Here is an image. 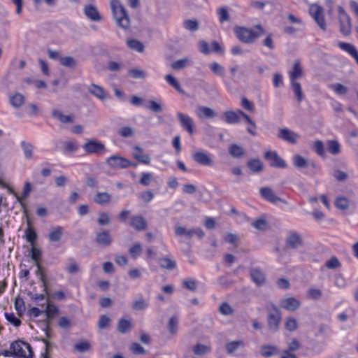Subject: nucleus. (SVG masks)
I'll return each instance as SVG.
<instances>
[{
  "label": "nucleus",
  "instance_id": "37",
  "mask_svg": "<svg viewBox=\"0 0 358 358\" xmlns=\"http://www.w3.org/2000/svg\"><path fill=\"white\" fill-rule=\"evenodd\" d=\"M21 146L26 159H31L34 153V146L29 142L22 141Z\"/></svg>",
  "mask_w": 358,
  "mask_h": 358
},
{
  "label": "nucleus",
  "instance_id": "19",
  "mask_svg": "<svg viewBox=\"0 0 358 358\" xmlns=\"http://www.w3.org/2000/svg\"><path fill=\"white\" fill-rule=\"evenodd\" d=\"M96 241L101 246L108 247L113 242V238L108 231L103 230L96 234Z\"/></svg>",
  "mask_w": 358,
  "mask_h": 358
},
{
  "label": "nucleus",
  "instance_id": "47",
  "mask_svg": "<svg viewBox=\"0 0 358 358\" xmlns=\"http://www.w3.org/2000/svg\"><path fill=\"white\" fill-rule=\"evenodd\" d=\"M178 327V318L176 316H172L170 317L168 323V329L172 335L177 334Z\"/></svg>",
  "mask_w": 358,
  "mask_h": 358
},
{
  "label": "nucleus",
  "instance_id": "61",
  "mask_svg": "<svg viewBox=\"0 0 358 358\" xmlns=\"http://www.w3.org/2000/svg\"><path fill=\"white\" fill-rule=\"evenodd\" d=\"M97 222L99 225L101 226H106L108 225L110 222V217L108 215V213L105 212H101L99 213V218L97 220Z\"/></svg>",
  "mask_w": 358,
  "mask_h": 358
},
{
  "label": "nucleus",
  "instance_id": "29",
  "mask_svg": "<svg viewBox=\"0 0 358 358\" xmlns=\"http://www.w3.org/2000/svg\"><path fill=\"white\" fill-rule=\"evenodd\" d=\"M59 63L62 66L70 69H74L78 65V61L71 56L59 57Z\"/></svg>",
  "mask_w": 358,
  "mask_h": 358
},
{
  "label": "nucleus",
  "instance_id": "40",
  "mask_svg": "<svg viewBox=\"0 0 358 358\" xmlns=\"http://www.w3.org/2000/svg\"><path fill=\"white\" fill-rule=\"evenodd\" d=\"M248 166L252 172H260L263 169V164L258 159L249 160L248 162Z\"/></svg>",
  "mask_w": 358,
  "mask_h": 358
},
{
  "label": "nucleus",
  "instance_id": "5",
  "mask_svg": "<svg viewBox=\"0 0 358 358\" xmlns=\"http://www.w3.org/2000/svg\"><path fill=\"white\" fill-rule=\"evenodd\" d=\"M340 32L344 36H348L352 31L351 18L342 6L338 7Z\"/></svg>",
  "mask_w": 358,
  "mask_h": 358
},
{
  "label": "nucleus",
  "instance_id": "6",
  "mask_svg": "<svg viewBox=\"0 0 358 358\" xmlns=\"http://www.w3.org/2000/svg\"><path fill=\"white\" fill-rule=\"evenodd\" d=\"M309 13L322 31H326L327 24L324 15V9L317 4H312L309 8Z\"/></svg>",
  "mask_w": 358,
  "mask_h": 358
},
{
  "label": "nucleus",
  "instance_id": "17",
  "mask_svg": "<svg viewBox=\"0 0 358 358\" xmlns=\"http://www.w3.org/2000/svg\"><path fill=\"white\" fill-rule=\"evenodd\" d=\"M130 226L138 231L145 230L148 227V222L141 215H134L131 218Z\"/></svg>",
  "mask_w": 358,
  "mask_h": 358
},
{
  "label": "nucleus",
  "instance_id": "26",
  "mask_svg": "<svg viewBox=\"0 0 358 358\" xmlns=\"http://www.w3.org/2000/svg\"><path fill=\"white\" fill-rule=\"evenodd\" d=\"M87 90L90 94L100 100H104L106 98V91L98 85L92 83L87 87Z\"/></svg>",
  "mask_w": 358,
  "mask_h": 358
},
{
  "label": "nucleus",
  "instance_id": "50",
  "mask_svg": "<svg viewBox=\"0 0 358 358\" xmlns=\"http://www.w3.org/2000/svg\"><path fill=\"white\" fill-rule=\"evenodd\" d=\"M131 322L125 319H121L118 322L117 329L122 334H125L131 328Z\"/></svg>",
  "mask_w": 358,
  "mask_h": 358
},
{
  "label": "nucleus",
  "instance_id": "64",
  "mask_svg": "<svg viewBox=\"0 0 358 358\" xmlns=\"http://www.w3.org/2000/svg\"><path fill=\"white\" fill-rule=\"evenodd\" d=\"M152 180V175L150 173H142L139 183L143 186H148Z\"/></svg>",
  "mask_w": 358,
  "mask_h": 358
},
{
  "label": "nucleus",
  "instance_id": "56",
  "mask_svg": "<svg viewBox=\"0 0 358 358\" xmlns=\"http://www.w3.org/2000/svg\"><path fill=\"white\" fill-rule=\"evenodd\" d=\"M325 266L329 269H336L341 267V264L336 257H331L328 261L326 262Z\"/></svg>",
  "mask_w": 358,
  "mask_h": 358
},
{
  "label": "nucleus",
  "instance_id": "25",
  "mask_svg": "<svg viewBox=\"0 0 358 358\" xmlns=\"http://www.w3.org/2000/svg\"><path fill=\"white\" fill-rule=\"evenodd\" d=\"M136 152L133 153V157L141 164H149L151 162V158L148 155L143 153V149L138 145L134 147Z\"/></svg>",
  "mask_w": 358,
  "mask_h": 358
},
{
  "label": "nucleus",
  "instance_id": "16",
  "mask_svg": "<svg viewBox=\"0 0 358 358\" xmlns=\"http://www.w3.org/2000/svg\"><path fill=\"white\" fill-rule=\"evenodd\" d=\"M280 306L288 310L295 311L301 306V302L294 297L282 299L280 302Z\"/></svg>",
  "mask_w": 358,
  "mask_h": 358
},
{
  "label": "nucleus",
  "instance_id": "53",
  "mask_svg": "<svg viewBox=\"0 0 358 358\" xmlns=\"http://www.w3.org/2000/svg\"><path fill=\"white\" fill-rule=\"evenodd\" d=\"M285 327L289 331H294L298 328V322L294 317H287L285 323Z\"/></svg>",
  "mask_w": 358,
  "mask_h": 358
},
{
  "label": "nucleus",
  "instance_id": "27",
  "mask_svg": "<svg viewBox=\"0 0 358 358\" xmlns=\"http://www.w3.org/2000/svg\"><path fill=\"white\" fill-rule=\"evenodd\" d=\"M280 350L275 345H262L260 350V354L262 356L266 358L271 357L278 355Z\"/></svg>",
  "mask_w": 358,
  "mask_h": 358
},
{
  "label": "nucleus",
  "instance_id": "30",
  "mask_svg": "<svg viewBox=\"0 0 358 358\" xmlns=\"http://www.w3.org/2000/svg\"><path fill=\"white\" fill-rule=\"evenodd\" d=\"M64 229L62 227H54L48 234V238L51 242L59 241L63 236Z\"/></svg>",
  "mask_w": 358,
  "mask_h": 358
},
{
  "label": "nucleus",
  "instance_id": "60",
  "mask_svg": "<svg viewBox=\"0 0 358 358\" xmlns=\"http://www.w3.org/2000/svg\"><path fill=\"white\" fill-rule=\"evenodd\" d=\"M335 206L341 210H346L349 207V201L345 197H339L336 199Z\"/></svg>",
  "mask_w": 358,
  "mask_h": 358
},
{
  "label": "nucleus",
  "instance_id": "8",
  "mask_svg": "<svg viewBox=\"0 0 358 358\" xmlns=\"http://www.w3.org/2000/svg\"><path fill=\"white\" fill-rule=\"evenodd\" d=\"M107 164L111 168L126 169L129 166H135L136 164L129 159L118 156L112 155L106 159Z\"/></svg>",
  "mask_w": 358,
  "mask_h": 358
},
{
  "label": "nucleus",
  "instance_id": "1",
  "mask_svg": "<svg viewBox=\"0 0 358 358\" xmlns=\"http://www.w3.org/2000/svg\"><path fill=\"white\" fill-rule=\"evenodd\" d=\"M235 34L236 37L243 43L251 44L265 34L264 28L257 24L253 29H249L243 27L235 28Z\"/></svg>",
  "mask_w": 358,
  "mask_h": 358
},
{
  "label": "nucleus",
  "instance_id": "13",
  "mask_svg": "<svg viewBox=\"0 0 358 358\" xmlns=\"http://www.w3.org/2000/svg\"><path fill=\"white\" fill-rule=\"evenodd\" d=\"M261 196L267 201L273 204L277 203L278 201L287 204V201L275 195L273 190L270 187H262L259 190Z\"/></svg>",
  "mask_w": 358,
  "mask_h": 358
},
{
  "label": "nucleus",
  "instance_id": "52",
  "mask_svg": "<svg viewBox=\"0 0 358 358\" xmlns=\"http://www.w3.org/2000/svg\"><path fill=\"white\" fill-rule=\"evenodd\" d=\"M165 80L168 82V83L174 87L177 91L180 93H183V90L180 87V85L178 83L177 80L170 74H168L165 76Z\"/></svg>",
  "mask_w": 358,
  "mask_h": 358
},
{
  "label": "nucleus",
  "instance_id": "2",
  "mask_svg": "<svg viewBox=\"0 0 358 358\" xmlns=\"http://www.w3.org/2000/svg\"><path fill=\"white\" fill-rule=\"evenodd\" d=\"M110 8L113 17L115 19L117 25L123 29H127L130 25V20L124 8L119 0H111Z\"/></svg>",
  "mask_w": 358,
  "mask_h": 358
},
{
  "label": "nucleus",
  "instance_id": "39",
  "mask_svg": "<svg viewBox=\"0 0 358 358\" xmlns=\"http://www.w3.org/2000/svg\"><path fill=\"white\" fill-rule=\"evenodd\" d=\"M24 102V96L20 93H15L10 98V104L15 108L20 107Z\"/></svg>",
  "mask_w": 358,
  "mask_h": 358
},
{
  "label": "nucleus",
  "instance_id": "20",
  "mask_svg": "<svg viewBox=\"0 0 358 358\" xmlns=\"http://www.w3.org/2000/svg\"><path fill=\"white\" fill-rule=\"evenodd\" d=\"M290 82H296V80L303 76V69L299 60L293 64L292 69L289 72Z\"/></svg>",
  "mask_w": 358,
  "mask_h": 358
},
{
  "label": "nucleus",
  "instance_id": "41",
  "mask_svg": "<svg viewBox=\"0 0 358 358\" xmlns=\"http://www.w3.org/2000/svg\"><path fill=\"white\" fill-rule=\"evenodd\" d=\"M293 164L299 169L306 168L309 165L308 161L301 155H295L293 157Z\"/></svg>",
  "mask_w": 358,
  "mask_h": 358
},
{
  "label": "nucleus",
  "instance_id": "54",
  "mask_svg": "<svg viewBox=\"0 0 358 358\" xmlns=\"http://www.w3.org/2000/svg\"><path fill=\"white\" fill-rule=\"evenodd\" d=\"M118 134L124 138L131 137L134 134V130L131 127H123L117 131Z\"/></svg>",
  "mask_w": 358,
  "mask_h": 358
},
{
  "label": "nucleus",
  "instance_id": "12",
  "mask_svg": "<svg viewBox=\"0 0 358 358\" xmlns=\"http://www.w3.org/2000/svg\"><path fill=\"white\" fill-rule=\"evenodd\" d=\"M278 137L289 143L295 144L300 138V135L287 128H280Z\"/></svg>",
  "mask_w": 358,
  "mask_h": 358
},
{
  "label": "nucleus",
  "instance_id": "36",
  "mask_svg": "<svg viewBox=\"0 0 358 358\" xmlns=\"http://www.w3.org/2000/svg\"><path fill=\"white\" fill-rule=\"evenodd\" d=\"M210 71L216 76L223 77L225 73V69L223 66L219 63L214 62L208 65Z\"/></svg>",
  "mask_w": 358,
  "mask_h": 358
},
{
  "label": "nucleus",
  "instance_id": "38",
  "mask_svg": "<svg viewBox=\"0 0 358 358\" xmlns=\"http://www.w3.org/2000/svg\"><path fill=\"white\" fill-rule=\"evenodd\" d=\"M192 62L189 59L185 57L173 62L171 65V68L175 70H180L191 65Z\"/></svg>",
  "mask_w": 358,
  "mask_h": 358
},
{
  "label": "nucleus",
  "instance_id": "9",
  "mask_svg": "<svg viewBox=\"0 0 358 358\" xmlns=\"http://www.w3.org/2000/svg\"><path fill=\"white\" fill-rule=\"evenodd\" d=\"M193 160L199 165L204 166H214L213 155L203 150L196 151L192 155Z\"/></svg>",
  "mask_w": 358,
  "mask_h": 358
},
{
  "label": "nucleus",
  "instance_id": "55",
  "mask_svg": "<svg viewBox=\"0 0 358 358\" xmlns=\"http://www.w3.org/2000/svg\"><path fill=\"white\" fill-rule=\"evenodd\" d=\"M330 87L336 94H340V95H343V94H346L348 91V87L341 83L331 84L330 85Z\"/></svg>",
  "mask_w": 358,
  "mask_h": 358
},
{
  "label": "nucleus",
  "instance_id": "34",
  "mask_svg": "<svg viewBox=\"0 0 358 358\" xmlns=\"http://www.w3.org/2000/svg\"><path fill=\"white\" fill-rule=\"evenodd\" d=\"M193 352L194 355L198 356H203L206 354H208L211 348L210 346L201 344V343H197L193 347Z\"/></svg>",
  "mask_w": 358,
  "mask_h": 358
},
{
  "label": "nucleus",
  "instance_id": "35",
  "mask_svg": "<svg viewBox=\"0 0 358 358\" xmlns=\"http://www.w3.org/2000/svg\"><path fill=\"white\" fill-rule=\"evenodd\" d=\"M175 234L177 236H185L187 239H191L194 235V229H187L182 226H178L175 228Z\"/></svg>",
  "mask_w": 358,
  "mask_h": 358
},
{
  "label": "nucleus",
  "instance_id": "62",
  "mask_svg": "<svg viewBox=\"0 0 358 358\" xmlns=\"http://www.w3.org/2000/svg\"><path fill=\"white\" fill-rule=\"evenodd\" d=\"M31 257L35 264L39 263V261L41 259L42 257V252L41 250L33 246L31 249Z\"/></svg>",
  "mask_w": 358,
  "mask_h": 358
},
{
  "label": "nucleus",
  "instance_id": "45",
  "mask_svg": "<svg viewBox=\"0 0 358 358\" xmlns=\"http://www.w3.org/2000/svg\"><path fill=\"white\" fill-rule=\"evenodd\" d=\"M183 26L185 29L194 31L199 29V22L195 19L186 20L183 22Z\"/></svg>",
  "mask_w": 358,
  "mask_h": 358
},
{
  "label": "nucleus",
  "instance_id": "11",
  "mask_svg": "<svg viewBox=\"0 0 358 358\" xmlns=\"http://www.w3.org/2000/svg\"><path fill=\"white\" fill-rule=\"evenodd\" d=\"M264 158L270 161V166L283 169L287 166L286 162L278 155L275 151L269 150L265 152Z\"/></svg>",
  "mask_w": 358,
  "mask_h": 358
},
{
  "label": "nucleus",
  "instance_id": "59",
  "mask_svg": "<svg viewBox=\"0 0 358 358\" xmlns=\"http://www.w3.org/2000/svg\"><path fill=\"white\" fill-rule=\"evenodd\" d=\"M129 74L135 79H143L146 77L145 71L138 69H132L129 71Z\"/></svg>",
  "mask_w": 358,
  "mask_h": 358
},
{
  "label": "nucleus",
  "instance_id": "33",
  "mask_svg": "<svg viewBox=\"0 0 358 358\" xmlns=\"http://www.w3.org/2000/svg\"><path fill=\"white\" fill-rule=\"evenodd\" d=\"M224 121L228 124H236L240 122L238 113L233 110H227L224 113Z\"/></svg>",
  "mask_w": 358,
  "mask_h": 358
},
{
  "label": "nucleus",
  "instance_id": "42",
  "mask_svg": "<svg viewBox=\"0 0 358 358\" xmlns=\"http://www.w3.org/2000/svg\"><path fill=\"white\" fill-rule=\"evenodd\" d=\"M338 45L341 50L347 52L352 57H353L358 52L356 48L351 43H345V42H339Z\"/></svg>",
  "mask_w": 358,
  "mask_h": 358
},
{
  "label": "nucleus",
  "instance_id": "14",
  "mask_svg": "<svg viewBox=\"0 0 358 358\" xmlns=\"http://www.w3.org/2000/svg\"><path fill=\"white\" fill-rule=\"evenodd\" d=\"M9 191L16 198L17 201L21 204L24 212L26 213L27 212V206L23 201L29 196V195L31 191V182H25L22 196H19L14 190H13L11 189H9Z\"/></svg>",
  "mask_w": 358,
  "mask_h": 358
},
{
  "label": "nucleus",
  "instance_id": "24",
  "mask_svg": "<svg viewBox=\"0 0 358 358\" xmlns=\"http://www.w3.org/2000/svg\"><path fill=\"white\" fill-rule=\"evenodd\" d=\"M111 198V195L106 192H97L93 196V201L96 204L104 206L110 202Z\"/></svg>",
  "mask_w": 358,
  "mask_h": 358
},
{
  "label": "nucleus",
  "instance_id": "21",
  "mask_svg": "<svg viewBox=\"0 0 358 358\" xmlns=\"http://www.w3.org/2000/svg\"><path fill=\"white\" fill-rule=\"evenodd\" d=\"M245 343L243 340H236L227 342L225 344V350L227 354L232 355L237 352L239 349L244 348Z\"/></svg>",
  "mask_w": 358,
  "mask_h": 358
},
{
  "label": "nucleus",
  "instance_id": "7",
  "mask_svg": "<svg viewBox=\"0 0 358 358\" xmlns=\"http://www.w3.org/2000/svg\"><path fill=\"white\" fill-rule=\"evenodd\" d=\"M83 149L87 154L102 155L107 150L103 143L97 140H90L83 145Z\"/></svg>",
  "mask_w": 358,
  "mask_h": 358
},
{
  "label": "nucleus",
  "instance_id": "43",
  "mask_svg": "<svg viewBox=\"0 0 358 358\" xmlns=\"http://www.w3.org/2000/svg\"><path fill=\"white\" fill-rule=\"evenodd\" d=\"M159 265L162 268L168 270H173L176 267V263L175 261L171 260L168 257H164L159 260Z\"/></svg>",
  "mask_w": 358,
  "mask_h": 358
},
{
  "label": "nucleus",
  "instance_id": "44",
  "mask_svg": "<svg viewBox=\"0 0 358 358\" xmlns=\"http://www.w3.org/2000/svg\"><path fill=\"white\" fill-rule=\"evenodd\" d=\"M59 308L55 306L51 305L49 303L47 305L46 309L45 310L46 317L49 320L53 319L59 314Z\"/></svg>",
  "mask_w": 358,
  "mask_h": 358
},
{
  "label": "nucleus",
  "instance_id": "23",
  "mask_svg": "<svg viewBox=\"0 0 358 358\" xmlns=\"http://www.w3.org/2000/svg\"><path fill=\"white\" fill-rule=\"evenodd\" d=\"M84 13L90 20L98 22L101 20L100 13L96 8L92 5H86L84 8Z\"/></svg>",
  "mask_w": 358,
  "mask_h": 358
},
{
  "label": "nucleus",
  "instance_id": "49",
  "mask_svg": "<svg viewBox=\"0 0 358 358\" xmlns=\"http://www.w3.org/2000/svg\"><path fill=\"white\" fill-rule=\"evenodd\" d=\"M291 85L297 101L301 102L303 99V94L300 83L296 81L291 82Z\"/></svg>",
  "mask_w": 358,
  "mask_h": 358
},
{
  "label": "nucleus",
  "instance_id": "63",
  "mask_svg": "<svg viewBox=\"0 0 358 358\" xmlns=\"http://www.w3.org/2000/svg\"><path fill=\"white\" fill-rule=\"evenodd\" d=\"M15 308L20 314H22L25 310V306L24 300L20 297H17L15 301Z\"/></svg>",
  "mask_w": 358,
  "mask_h": 358
},
{
  "label": "nucleus",
  "instance_id": "15",
  "mask_svg": "<svg viewBox=\"0 0 358 358\" xmlns=\"http://www.w3.org/2000/svg\"><path fill=\"white\" fill-rule=\"evenodd\" d=\"M250 276L257 285L262 286L266 282V275L264 272L259 268H252L250 271Z\"/></svg>",
  "mask_w": 358,
  "mask_h": 358
},
{
  "label": "nucleus",
  "instance_id": "32",
  "mask_svg": "<svg viewBox=\"0 0 358 358\" xmlns=\"http://www.w3.org/2000/svg\"><path fill=\"white\" fill-rule=\"evenodd\" d=\"M229 153L234 158H241L245 155V150L241 146L234 143L229 148Z\"/></svg>",
  "mask_w": 358,
  "mask_h": 358
},
{
  "label": "nucleus",
  "instance_id": "3",
  "mask_svg": "<svg viewBox=\"0 0 358 358\" xmlns=\"http://www.w3.org/2000/svg\"><path fill=\"white\" fill-rule=\"evenodd\" d=\"M268 312V327L271 332H276L279 329L281 320V313L279 308L273 303H270L266 306Z\"/></svg>",
  "mask_w": 358,
  "mask_h": 358
},
{
  "label": "nucleus",
  "instance_id": "48",
  "mask_svg": "<svg viewBox=\"0 0 358 358\" xmlns=\"http://www.w3.org/2000/svg\"><path fill=\"white\" fill-rule=\"evenodd\" d=\"M313 149L315 151V152L322 158H325L327 157L324 145L322 141L317 140L315 141L313 145Z\"/></svg>",
  "mask_w": 358,
  "mask_h": 358
},
{
  "label": "nucleus",
  "instance_id": "18",
  "mask_svg": "<svg viewBox=\"0 0 358 358\" xmlns=\"http://www.w3.org/2000/svg\"><path fill=\"white\" fill-rule=\"evenodd\" d=\"M287 245L292 248L296 249L302 245L301 236L296 231H292L286 238Z\"/></svg>",
  "mask_w": 358,
  "mask_h": 358
},
{
  "label": "nucleus",
  "instance_id": "51",
  "mask_svg": "<svg viewBox=\"0 0 358 358\" xmlns=\"http://www.w3.org/2000/svg\"><path fill=\"white\" fill-rule=\"evenodd\" d=\"M91 348V345L89 342L86 341H81L74 345V349L76 351L79 352H85L90 350Z\"/></svg>",
  "mask_w": 358,
  "mask_h": 358
},
{
  "label": "nucleus",
  "instance_id": "57",
  "mask_svg": "<svg viewBox=\"0 0 358 358\" xmlns=\"http://www.w3.org/2000/svg\"><path fill=\"white\" fill-rule=\"evenodd\" d=\"M25 236L27 241L32 244L36 241L38 237L36 232L31 227H28L25 230Z\"/></svg>",
  "mask_w": 358,
  "mask_h": 358
},
{
  "label": "nucleus",
  "instance_id": "4",
  "mask_svg": "<svg viewBox=\"0 0 358 358\" xmlns=\"http://www.w3.org/2000/svg\"><path fill=\"white\" fill-rule=\"evenodd\" d=\"M10 350L13 355L21 358H33L34 352L31 347L27 343L22 341H16L11 343Z\"/></svg>",
  "mask_w": 358,
  "mask_h": 358
},
{
  "label": "nucleus",
  "instance_id": "10",
  "mask_svg": "<svg viewBox=\"0 0 358 358\" xmlns=\"http://www.w3.org/2000/svg\"><path fill=\"white\" fill-rule=\"evenodd\" d=\"M180 126L190 135L195 133V127L193 119L181 112L176 113Z\"/></svg>",
  "mask_w": 358,
  "mask_h": 358
},
{
  "label": "nucleus",
  "instance_id": "22",
  "mask_svg": "<svg viewBox=\"0 0 358 358\" xmlns=\"http://www.w3.org/2000/svg\"><path fill=\"white\" fill-rule=\"evenodd\" d=\"M195 113L199 118L212 119L216 116V113L213 109L203 106H199Z\"/></svg>",
  "mask_w": 358,
  "mask_h": 358
},
{
  "label": "nucleus",
  "instance_id": "28",
  "mask_svg": "<svg viewBox=\"0 0 358 358\" xmlns=\"http://www.w3.org/2000/svg\"><path fill=\"white\" fill-rule=\"evenodd\" d=\"M52 116L54 118L57 119L60 122L63 124H70L74 122V116L72 115H64L60 110L54 109L52 110Z\"/></svg>",
  "mask_w": 358,
  "mask_h": 358
},
{
  "label": "nucleus",
  "instance_id": "46",
  "mask_svg": "<svg viewBox=\"0 0 358 358\" xmlns=\"http://www.w3.org/2000/svg\"><path fill=\"white\" fill-rule=\"evenodd\" d=\"M127 45L132 50L142 52L144 50L143 44L138 40L129 39L127 41Z\"/></svg>",
  "mask_w": 358,
  "mask_h": 358
},
{
  "label": "nucleus",
  "instance_id": "58",
  "mask_svg": "<svg viewBox=\"0 0 358 358\" xmlns=\"http://www.w3.org/2000/svg\"><path fill=\"white\" fill-rule=\"evenodd\" d=\"M322 295V292L317 288H310L308 291V298L313 300H319Z\"/></svg>",
  "mask_w": 358,
  "mask_h": 358
},
{
  "label": "nucleus",
  "instance_id": "31",
  "mask_svg": "<svg viewBox=\"0 0 358 358\" xmlns=\"http://www.w3.org/2000/svg\"><path fill=\"white\" fill-rule=\"evenodd\" d=\"M327 144V150L328 152L333 155H337L341 151V148L339 143L336 140H329L326 143Z\"/></svg>",
  "mask_w": 358,
  "mask_h": 358
}]
</instances>
